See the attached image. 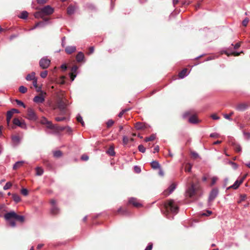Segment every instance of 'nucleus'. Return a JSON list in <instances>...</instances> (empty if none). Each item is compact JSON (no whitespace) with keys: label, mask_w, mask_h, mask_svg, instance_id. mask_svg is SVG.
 Masks as SVG:
<instances>
[{"label":"nucleus","mask_w":250,"mask_h":250,"mask_svg":"<svg viewBox=\"0 0 250 250\" xmlns=\"http://www.w3.org/2000/svg\"><path fill=\"white\" fill-rule=\"evenodd\" d=\"M195 193V186L193 183L191 184L190 187L187 190V194L189 197H192Z\"/></svg>","instance_id":"nucleus-12"},{"label":"nucleus","mask_w":250,"mask_h":250,"mask_svg":"<svg viewBox=\"0 0 250 250\" xmlns=\"http://www.w3.org/2000/svg\"><path fill=\"white\" fill-rule=\"evenodd\" d=\"M41 10L44 16L50 15L54 12V9L50 5L45 6L41 8Z\"/></svg>","instance_id":"nucleus-4"},{"label":"nucleus","mask_w":250,"mask_h":250,"mask_svg":"<svg viewBox=\"0 0 250 250\" xmlns=\"http://www.w3.org/2000/svg\"><path fill=\"white\" fill-rule=\"evenodd\" d=\"M16 102L17 103V104L20 106H23V107H25V104H24V103L21 102V101H20L19 100H16Z\"/></svg>","instance_id":"nucleus-51"},{"label":"nucleus","mask_w":250,"mask_h":250,"mask_svg":"<svg viewBox=\"0 0 250 250\" xmlns=\"http://www.w3.org/2000/svg\"><path fill=\"white\" fill-rule=\"evenodd\" d=\"M129 109H124V110H122L120 113L119 114H118V116L120 118H121L123 114L125 112H126L127 111L129 110Z\"/></svg>","instance_id":"nucleus-52"},{"label":"nucleus","mask_w":250,"mask_h":250,"mask_svg":"<svg viewBox=\"0 0 250 250\" xmlns=\"http://www.w3.org/2000/svg\"><path fill=\"white\" fill-rule=\"evenodd\" d=\"M218 180V178L217 177H213L211 179V186L214 185Z\"/></svg>","instance_id":"nucleus-55"},{"label":"nucleus","mask_w":250,"mask_h":250,"mask_svg":"<svg viewBox=\"0 0 250 250\" xmlns=\"http://www.w3.org/2000/svg\"><path fill=\"white\" fill-rule=\"evenodd\" d=\"M210 117L214 120H218L220 119V117L217 115L216 114H213L210 115Z\"/></svg>","instance_id":"nucleus-50"},{"label":"nucleus","mask_w":250,"mask_h":250,"mask_svg":"<svg viewBox=\"0 0 250 250\" xmlns=\"http://www.w3.org/2000/svg\"><path fill=\"white\" fill-rule=\"evenodd\" d=\"M4 218L9 222L10 225L12 227L16 226L15 220L19 221L21 223L24 221V217L23 216L18 215L14 211L5 213L4 215Z\"/></svg>","instance_id":"nucleus-1"},{"label":"nucleus","mask_w":250,"mask_h":250,"mask_svg":"<svg viewBox=\"0 0 250 250\" xmlns=\"http://www.w3.org/2000/svg\"><path fill=\"white\" fill-rule=\"evenodd\" d=\"M28 17V12L26 11H23L21 13L20 18L23 19H25Z\"/></svg>","instance_id":"nucleus-38"},{"label":"nucleus","mask_w":250,"mask_h":250,"mask_svg":"<svg viewBox=\"0 0 250 250\" xmlns=\"http://www.w3.org/2000/svg\"><path fill=\"white\" fill-rule=\"evenodd\" d=\"M13 115V114L12 113H11V112L10 110L7 112L6 121H7V123L8 125L10 123L11 119Z\"/></svg>","instance_id":"nucleus-27"},{"label":"nucleus","mask_w":250,"mask_h":250,"mask_svg":"<svg viewBox=\"0 0 250 250\" xmlns=\"http://www.w3.org/2000/svg\"><path fill=\"white\" fill-rule=\"evenodd\" d=\"M50 63V60L47 57H43L41 59L39 64L40 66L42 69H46L48 67Z\"/></svg>","instance_id":"nucleus-5"},{"label":"nucleus","mask_w":250,"mask_h":250,"mask_svg":"<svg viewBox=\"0 0 250 250\" xmlns=\"http://www.w3.org/2000/svg\"><path fill=\"white\" fill-rule=\"evenodd\" d=\"M249 22V19L248 18H246L244 19V20L242 21V24L244 26H247L248 25V23Z\"/></svg>","instance_id":"nucleus-45"},{"label":"nucleus","mask_w":250,"mask_h":250,"mask_svg":"<svg viewBox=\"0 0 250 250\" xmlns=\"http://www.w3.org/2000/svg\"><path fill=\"white\" fill-rule=\"evenodd\" d=\"M65 51L68 54H71L72 53L75 52L76 50V48L75 46H68L65 48Z\"/></svg>","instance_id":"nucleus-20"},{"label":"nucleus","mask_w":250,"mask_h":250,"mask_svg":"<svg viewBox=\"0 0 250 250\" xmlns=\"http://www.w3.org/2000/svg\"><path fill=\"white\" fill-rule=\"evenodd\" d=\"M218 194V189L217 188H214L211 190L210 192L209 197H208V201L212 202L213 201L215 198L217 196Z\"/></svg>","instance_id":"nucleus-8"},{"label":"nucleus","mask_w":250,"mask_h":250,"mask_svg":"<svg viewBox=\"0 0 250 250\" xmlns=\"http://www.w3.org/2000/svg\"><path fill=\"white\" fill-rule=\"evenodd\" d=\"M233 114V112H231L229 114H223L224 117L227 120H229V121H231L232 119L230 118V117Z\"/></svg>","instance_id":"nucleus-33"},{"label":"nucleus","mask_w":250,"mask_h":250,"mask_svg":"<svg viewBox=\"0 0 250 250\" xmlns=\"http://www.w3.org/2000/svg\"><path fill=\"white\" fill-rule=\"evenodd\" d=\"M69 114L67 115H63V117H56L55 119L57 122L67 121L70 119Z\"/></svg>","instance_id":"nucleus-17"},{"label":"nucleus","mask_w":250,"mask_h":250,"mask_svg":"<svg viewBox=\"0 0 250 250\" xmlns=\"http://www.w3.org/2000/svg\"><path fill=\"white\" fill-rule=\"evenodd\" d=\"M151 166L153 169L160 168V164L158 162L156 161H152L151 163Z\"/></svg>","instance_id":"nucleus-25"},{"label":"nucleus","mask_w":250,"mask_h":250,"mask_svg":"<svg viewBox=\"0 0 250 250\" xmlns=\"http://www.w3.org/2000/svg\"><path fill=\"white\" fill-rule=\"evenodd\" d=\"M164 207L167 212H170L173 214L178 213L179 208L177 203L173 200H169L164 204Z\"/></svg>","instance_id":"nucleus-2"},{"label":"nucleus","mask_w":250,"mask_h":250,"mask_svg":"<svg viewBox=\"0 0 250 250\" xmlns=\"http://www.w3.org/2000/svg\"><path fill=\"white\" fill-rule=\"evenodd\" d=\"M36 89V91L38 92H41L40 94H44L45 95L46 93L45 92H43L42 90V87L41 86H37V87L35 88Z\"/></svg>","instance_id":"nucleus-49"},{"label":"nucleus","mask_w":250,"mask_h":250,"mask_svg":"<svg viewBox=\"0 0 250 250\" xmlns=\"http://www.w3.org/2000/svg\"><path fill=\"white\" fill-rule=\"evenodd\" d=\"M25 79L27 81H31V80L34 81V80L37 79L35 77V73L33 72L31 74H28L26 76Z\"/></svg>","instance_id":"nucleus-21"},{"label":"nucleus","mask_w":250,"mask_h":250,"mask_svg":"<svg viewBox=\"0 0 250 250\" xmlns=\"http://www.w3.org/2000/svg\"><path fill=\"white\" fill-rule=\"evenodd\" d=\"M234 147L235 150L236 152H239L241 151L242 148H241V146L239 145L235 144V145H234Z\"/></svg>","instance_id":"nucleus-40"},{"label":"nucleus","mask_w":250,"mask_h":250,"mask_svg":"<svg viewBox=\"0 0 250 250\" xmlns=\"http://www.w3.org/2000/svg\"><path fill=\"white\" fill-rule=\"evenodd\" d=\"M34 16L36 18H41L43 19V17H44L41 9L38 12H37L35 13Z\"/></svg>","instance_id":"nucleus-26"},{"label":"nucleus","mask_w":250,"mask_h":250,"mask_svg":"<svg viewBox=\"0 0 250 250\" xmlns=\"http://www.w3.org/2000/svg\"><path fill=\"white\" fill-rule=\"evenodd\" d=\"M13 122L15 125L19 126L22 128L25 129L26 128V125L25 122L24 121H21L18 118L14 119Z\"/></svg>","instance_id":"nucleus-10"},{"label":"nucleus","mask_w":250,"mask_h":250,"mask_svg":"<svg viewBox=\"0 0 250 250\" xmlns=\"http://www.w3.org/2000/svg\"><path fill=\"white\" fill-rule=\"evenodd\" d=\"M36 175L38 176H41L42 175L43 173V169L41 167H37L36 168Z\"/></svg>","instance_id":"nucleus-28"},{"label":"nucleus","mask_w":250,"mask_h":250,"mask_svg":"<svg viewBox=\"0 0 250 250\" xmlns=\"http://www.w3.org/2000/svg\"><path fill=\"white\" fill-rule=\"evenodd\" d=\"M107 153L110 156H114L115 154L114 150V148L112 147H110L108 149V150L107 151Z\"/></svg>","instance_id":"nucleus-36"},{"label":"nucleus","mask_w":250,"mask_h":250,"mask_svg":"<svg viewBox=\"0 0 250 250\" xmlns=\"http://www.w3.org/2000/svg\"><path fill=\"white\" fill-rule=\"evenodd\" d=\"M243 134L246 138L247 139H250V133L244 132Z\"/></svg>","instance_id":"nucleus-61"},{"label":"nucleus","mask_w":250,"mask_h":250,"mask_svg":"<svg viewBox=\"0 0 250 250\" xmlns=\"http://www.w3.org/2000/svg\"><path fill=\"white\" fill-rule=\"evenodd\" d=\"M33 85L35 88L37 87V79H36L34 81H33Z\"/></svg>","instance_id":"nucleus-63"},{"label":"nucleus","mask_w":250,"mask_h":250,"mask_svg":"<svg viewBox=\"0 0 250 250\" xmlns=\"http://www.w3.org/2000/svg\"><path fill=\"white\" fill-rule=\"evenodd\" d=\"M135 127L137 129L140 130V129H142L144 128V125L142 123L138 122V123H136V124L135 125Z\"/></svg>","instance_id":"nucleus-31"},{"label":"nucleus","mask_w":250,"mask_h":250,"mask_svg":"<svg viewBox=\"0 0 250 250\" xmlns=\"http://www.w3.org/2000/svg\"><path fill=\"white\" fill-rule=\"evenodd\" d=\"M138 149L140 152L142 153H144L146 151L145 147L142 145H140L138 146Z\"/></svg>","instance_id":"nucleus-47"},{"label":"nucleus","mask_w":250,"mask_h":250,"mask_svg":"<svg viewBox=\"0 0 250 250\" xmlns=\"http://www.w3.org/2000/svg\"><path fill=\"white\" fill-rule=\"evenodd\" d=\"M84 59V55L82 52H80L76 56V60L78 62H82Z\"/></svg>","instance_id":"nucleus-23"},{"label":"nucleus","mask_w":250,"mask_h":250,"mask_svg":"<svg viewBox=\"0 0 250 250\" xmlns=\"http://www.w3.org/2000/svg\"><path fill=\"white\" fill-rule=\"evenodd\" d=\"M44 94H40L35 96L33 99V101L36 103H42L44 101Z\"/></svg>","instance_id":"nucleus-16"},{"label":"nucleus","mask_w":250,"mask_h":250,"mask_svg":"<svg viewBox=\"0 0 250 250\" xmlns=\"http://www.w3.org/2000/svg\"><path fill=\"white\" fill-rule=\"evenodd\" d=\"M192 168V165L190 163L186 165L185 170L186 172H190Z\"/></svg>","instance_id":"nucleus-32"},{"label":"nucleus","mask_w":250,"mask_h":250,"mask_svg":"<svg viewBox=\"0 0 250 250\" xmlns=\"http://www.w3.org/2000/svg\"><path fill=\"white\" fill-rule=\"evenodd\" d=\"M192 157H193L195 159H196L199 157L198 154L195 152H192L191 153Z\"/></svg>","instance_id":"nucleus-56"},{"label":"nucleus","mask_w":250,"mask_h":250,"mask_svg":"<svg viewBox=\"0 0 250 250\" xmlns=\"http://www.w3.org/2000/svg\"><path fill=\"white\" fill-rule=\"evenodd\" d=\"M249 105L245 103H240L237 104L235 107L236 109L239 111H243L246 110Z\"/></svg>","instance_id":"nucleus-13"},{"label":"nucleus","mask_w":250,"mask_h":250,"mask_svg":"<svg viewBox=\"0 0 250 250\" xmlns=\"http://www.w3.org/2000/svg\"><path fill=\"white\" fill-rule=\"evenodd\" d=\"M228 163H229V164H230V165L232 166V168H233V169H237V167H238V165H237V164H236V163H234V162H231V161H229V162H228Z\"/></svg>","instance_id":"nucleus-44"},{"label":"nucleus","mask_w":250,"mask_h":250,"mask_svg":"<svg viewBox=\"0 0 250 250\" xmlns=\"http://www.w3.org/2000/svg\"><path fill=\"white\" fill-rule=\"evenodd\" d=\"M50 203L51 204V208L50 209L51 213L53 215H56L59 213V208L56 206V201L54 199H51L50 200Z\"/></svg>","instance_id":"nucleus-7"},{"label":"nucleus","mask_w":250,"mask_h":250,"mask_svg":"<svg viewBox=\"0 0 250 250\" xmlns=\"http://www.w3.org/2000/svg\"><path fill=\"white\" fill-rule=\"evenodd\" d=\"M23 161H18L13 166V169H16L20 167H21L22 164H23Z\"/></svg>","instance_id":"nucleus-29"},{"label":"nucleus","mask_w":250,"mask_h":250,"mask_svg":"<svg viewBox=\"0 0 250 250\" xmlns=\"http://www.w3.org/2000/svg\"><path fill=\"white\" fill-rule=\"evenodd\" d=\"M41 123L42 124H46L47 127L50 129H55L56 127L55 125H53L50 122L48 121L46 118H43L42 121Z\"/></svg>","instance_id":"nucleus-14"},{"label":"nucleus","mask_w":250,"mask_h":250,"mask_svg":"<svg viewBox=\"0 0 250 250\" xmlns=\"http://www.w3.org/2000/svg\"><path fill=\"white\" fill-rule=\"evenodd\" d=\"M78 66L74 65L71 68V73L70 74V79L72 81H73L76 77V72L78 70Z\"/></svg>","instance_id":"nucleus-15"},{"label":"nucleus","mask_w":250,"mask_h":250,"mask_svg":"<svg viewBox=\"0 0 250 250\" xmlns=\"http://www.w3.org/2000/svg\"><path fill=\"white\" fill-rule=\"evenodd\" d=\"M76 9V7L75 6L70 5L67 8V13L69 15H72L74 13Z\"/></svg>","instance_id":"nucleus-19"},{"label":"nucleus","mask_w":250,"mask_h":250,"mask_svg":"<svg viewBox=\"0 0 250 250\" xmlns=\"http://www.w3.org/2000/svg\"><path fill=\"white\" fill-rule=\"evenodd\" d=\"M129 203L132 204L135 207L141 206V204L138 202L137 199L134 198H131L129 200Z\"/></svg>","instance_id":"nucleus-18"},{"label":"nucleus","mask_w":250,"mask_h":250,"mask_svg":"<svg viewBox=\"0 0 250 250\" xmlns=\"http://www.w3.org/2000/svg\"><path fill=\"white\" fill-rule=\"evenodd\" d=\"M188 121L189 123L192 124H196L198 123V120L197 119L196 116L195 115L190 116L188 119Z\"/></svg>","instance_id":"nucleus-24"},{"label":"nucleus","mask_w":250,"mask_h":250,"mask_svg":"<svg viewBox=\"0 0 250 250\" xmlns=\"http://www.w3.org/2000/svg\"><path fill=\"white\" fill-rule=\"evenodd\" d=\"M155 135L152 134L150 136L146 138L145 139V141L146 142H148V141H151L154 140L155 139Z\"/></svg>","instance_id":"nucleus-35"},{"label":"nucleus","mask_w":250,"mask_h":250,"mask_svg":"<svg viewBox=\"0 0 250 250\" xmlns=\"http://www.w3.org/2000/svg\"><path fill=\"white\" fill-rule=\"evenodd\" d=\"M129 142V139L127 136H124L123 138V145L125 146Z\"/></svg>","instance_id":"nucleus-41"},{"label":"nucleus","mask_w":250,"mask_h":250,"mask_svg":"<svg viewBox=\"0 0 250 250\" xmlns=\"http://www.w3.org/2000/svg\"><path fill=\"white\" fill-rule=\"evenodd\" d=\"M26 118L30 120L35 121L37 119V115L34 111L31 108L27 110Z\"/></svg>","instance_id":"nucleus-6"},{"label":"nucleus","mask_w":250,"mask_h":250,"mask_svg":"<svg viewBox=\"0 0 250 250\" xmlns=\"http://www.w3.org/2000/svg\"><path fill=\"white\" fill-rule=\"evenodd\" d=\"M40 24H42L43 25H45V23L43 22H37L33 27H32L29 30H33L36 29V28L39 27Z\"/></svg>","instance_id":"nucleus-39"},{"label":"nucleus","mask_w":250,"mask_h":250,"mask_svg":"<svg viewBox=\"0 0 250 250\" xmlns=\"http://www.w3.org/2000/svg\"><path fill=\"white\" fill-rule=\"evenodd\" d=\"M12 198H13V200L16 203L19 202L21 200L20 196L19 195L16 194H14L12 195Z\"/></svg>","instance_id":"nucleus-30"},{"label":"nucleus","mask_w":250,"mask_h":250,"mask_svg":"<svg viewBox=\"0 0 250 250\" xmlns=\"http://www.w3.org/2000/svg\"><path fill=\"white\" fill-rule=\"evenodd\" d=\"M134 170L137 173H140L141 172V168L138 166L134 167Z\"/></svg>","instance_id":"nucleus-62"},{"label":"nucleus","mask_w":250,"mask_h":250,"mask_svg":"<svg viewBox=\"0 0 250 250\" xmlns=\"http://www.w3.org/2000/svg\"><path fill=\"white\" fill-rule=\"evenodd\" d=\"M47 74H48V72H47V71L45 70V71L42 72L40 74V76L42 78H45L47 76Z\"/></svg>","instance_id":"nucleus-46"},{"label":"nucleus","mask_w":250,"mask_h":250,"mask_svg":"<svg viewBox=\"0 0 250 250\" xmlns=\"http://www.w3.org/2000/svg\"><path fill=\"white\" fill-rule=\"evenodd\" d=\"M21 193L22 194H23L24 196H26L28 195V190L26 188H22L21 190Z\"/></svg>","instance_id":"nucleus-54"},{"label":"nucleus","mask_w":250,"mask_h":250,"mask_svg":"<svg viewBox=\"0 0 250 250\" xmlns=\"http://www.w3.org/2000/svg\"><path fill=\"white\" fill-rule=\"evenodd\" d=\"M12 141L15 143H19L20 142V138L18 136H14L12 138Z\"/></svg>","instance_id":"nucleus-48"},{"label":"nucleus","mask_w":250,"mask_h":250,"mask_svg":"<svg viewBox=\"0 0 250 250\" xmlns=\"http://www.w3.org/2000/svg\"><path fill=\"white\" fill-rule=\"evenodd\" d=\"M176 185L174 183H172L171 185L168 187L167 189L165 190L163 192V194L165 196H168L170 194H171L176 188Z\"/></svg>","instance_id":"nucleus-11"},{"label":"nucleus","mask_w":250,"mask_h":250,"mask_svg":"<svg viewBox=\"0 0 250 250\" xmlns=\"http://www.w3.org/2000/svg\"><path fill=\"white\" fill-rule=\"evenodd\" d=\"M188 74V69L187 68H185L179 73V76L181 79H183L187 76Z\"/></svg>","instance_id":"nucleus-22"},{"label":"nucleus","mask_w":250,"mask_h":250,"mask_svg":"<svg viewBox=\"0 0 250 250\" xmlns=\"http://www.w3.org/2000/svg\"><path fill=\"white\" fill-rule=\"evenodd\" d=\"M247 175H244L243 177L241 178L239 180H237L233 185L231 186L229 188H232L233 189H237L239 186L241 184H242L244 181V180L246 177Z\"/></svg>","instance_id":"nucleus-9"},{"label":"nucleus","mask_w":250,"mask_h":250,"mask_svg":"<svg viewBox=\"0 0 250 250\" xmlns=\"http://www.w3.org/2000/svg\"><path fill=\"white\" fill-rule=\"evenodd\" d=\"M19 91L21 92V93H25L27 92V89L26 87L24 86H21L19 87Z\"/></svg>","instance_id":"nucleus-37"},{"label":"nucleus","mask_w":250,"mask_h":250,"mask_svg":"<svg viewBox=\"0 0 250 250\" xmlns=\"http://www.w3.org/2000/svg\"><path fill=\"white\" fill-rule=\"evenodd\" d=\"M211 213H212V212L211 211L207 210L206 213H203L202 214V215L208 216L210 215Z\"/></svg>","instance_id":"nucleus-59"},{"label":"nucleus","mask_w":250,"mask_h":250,"mask_svg":"<svg viewBox=\"0 0 250 250\" xmlns=\"http://www.w3.org/2000/svg\"><path fill=\"white\" fill-rule=\"evenodd\" d=\"M53 155L55 157H59L62 156V153L61 151L57 150L54 152Z\"/></svg>","instance_id":"nucleus-42"},{"label":"nucleus","mask_w":250,"mask_h":250,"mask_svg":"<svg viewBox=\"0 0 250 250\" xmlns=\"http://www.w3.org/2000/svg\"><path fill=\"white\" fill-rule=\"evenodd\" d=\"M66 104L62 100H59L57 103V107H54V109L58 108L59 110V115H67L69 114L66 107Z\"/></svg>","instance_id":"nucleus-3"},{"label":"nucleus","mask_w":250,"mask_h":250,"mask_svg":"<svg viewBox=\"0 0 250 250\" xmlns=\"http://www.w3.org/2000/svg\"><path fill=\"white\" fill-rule=\"evenodd\" d=\"M152 248V244H149L147 247L146 248L145 250H151Z\"/></svg>","instance_id":"nucleus-64"},{"label":"nucleus","mask_w":250,"mask_h":250,"mask_svg":"<svg viewBox=\"0 0 250 250\" xmlns=\"http://www.w3.org/2000/svg\"><path fill=\"white\" fill-rule=\"evenodd\" d=\"M114 124V121L112 120H109L107 121L106 125L108 127L111 126Z\"/></svg>","instance_id":"nucleus-53"},{"label":"nucleus","mask_w":250,"mask_h":250,"mask_svg":"<svg viewBox=\"0 0 250 250\" xmlns=\"http://www.w3.org/2000/svg\"><path fill=\"white\" fill-rule=\"evenodd\" d=\"M12 186V184L10 182H7L3 187V189L6 190L9 189Z\"/></svg>","instance_id":"nucleus-43"},{"label":"nucleus","mask_w":250,"mask_h":250,"mask_svg":"<svg viewBox=\"0 0 250 250\" xmlns=\"http://www.w3.org/2000/svg\"><path fill=\"white\" fill-rule=\"evenodd\" d=\"M81 159L83 161H87L88 159V156L86 155H83L82 156Z\"/></svg>","instance_id":"nucleus-60"},{"label":"nucleus","mask_w":250,"mask_h":250,"mask_svg":"<svg viewBox=\"0 0 250 250\" xmlns=\"http://www.w3.org/2000/svg\"><path fill=\"white\" fill-rule=\"evenodd\" d=\"M48 0H37L38 3L42 4L47 2Z\"/></svg>","instance_id":"nucleus-58"},{"label":"nucleus","mask_w":250,"mask_h":250,"mask_svg":"<svg viewBox=\"0 0 250 250\" xmlns=\"http://www.w3.org/2000/svg\"><path fill=\"white\" fill-rule=\"evenodd\" d=\"M77 120L78 122H80L81 123L82 126H83L84 125V123L83 120V118L80 115L78 114L77 115Z\"/></svg>","instance_id":"nucleus-34"},{"label":"nucleus","mask_w":250,"mask_h":250,"mask_svg":"<svg viewBox=\"0 0 250 250\" xmlns=\"http://www.w3.org/2000/svg\"><path fill=\"white\" fill-rule=\"evenodd\" d=\"M219 135L217 133H213L210 134V137L212 138H218Z\"/></svg>","instance_id":"nucleus-57"}]
</instances>
